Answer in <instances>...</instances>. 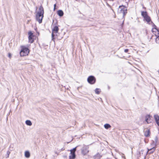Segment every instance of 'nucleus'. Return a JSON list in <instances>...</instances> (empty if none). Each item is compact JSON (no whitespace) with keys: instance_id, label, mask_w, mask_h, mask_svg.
I'll use <instances>...</instances> for the list:
<instances>
[{"instance_id":"obj_1","label":"nucleus","mask_w":159,"mask_h":159,"mask_svg":"<svg viewBox=\"0 0 159 159\" xmlns=\"http://www.w3.org/2000/svg\"><path fill=\"white\" fill-rule=\"evenodd\" d=\"M39 11L37 12L36 15V19L39 23H41L42 22L44 13L43 8L42 5L39 7Z\"/></svg>"},{"instance_id":"obj_2","label":"nucleus","mask_w":159,"mask_h":159,"mask_svg":"<svg viewBox=\"0 0 159 159\" xmlns=\"http://www.w3.org/2000/svg\"><path fill=\"white\" fill-rule=\"evenodd\" d=\"M29 53V49L24 46L22 47V49L20 52V56L21 57L27 55Z\"/></svg>"},{"instance_id":"obj_3","label":"nucleus","mask_w":159,"mask_h":159,"mask_svg":"<svg viewBox=\"0 0 159 159\" xmlns=\"http://www.w3.org/2000/svg\"><path fill=\"white\" fill-rule=\"evenodd\" d=\"M141 15L143 17L144 20L147 22H149L151 21L150 17L148 15L146 11H142L141 12Z\"/></svg>"},{"instance_id":"obj_4","label":"nucleus","mask_w":159,"mask_h":159,"mask_svg":"<svg viewBox=\"0 0 159 159\" xmlns=\"http://www.w3.org/2000/svg\"><path fill=\"white\" fill-rule=\"evenodd\" d=\"M119 9L120 10V12L123 14V16L124 17L127 13V8L126 7L122 5L119 7Z\"/></svg>"},{"instance_id":"obj_5","label":"nucleus","mask_w":159,"mask_h":159,"mask_svg":"<svg viewBox=\"0 0 159 159\" xmlns=\"http://www.w3.org/2000/svg\"><path fill=\"white\" fill-rule=\"evenodd\" d=\"M76 147L73 148L70 150V153L69 156L70 159H75L76 157L75 152L76 151Z\"/></svg>"},{"instance_id":"obj_6","label":"nucleus","mask_w":159,"mask_h":159,"mask_svg":"<svg viewBox=\"0 0 159 159\" xmlns=\"http://www.w3.org/2000/svg\"><path fill=\"white\" fill-rule=\"evenodd\" d=\"M87 81L89 83L93 84L95 82L96 79L93 76H90L88 78Z\"/></svg>"},{"instance_id":"obj_7","label":"nucleus","mask_w":159,"mask_h":159,"mask_svg":"<svg viewBox=\"0 0 159 159\" xmlns=\"http://www.w3.org/2000/svg\"><path fill=\"white\" fill-rule=\"evenodd\" d=\"M89 147L87 146L84 145L81 150V153L84 155L87 154L89 152Z\"/></svg>"},{"instance_id":"obj_8","label":"nucleus","mask_w":159,"mask_h":159,"mask_svg":"<svg viewBox=\"0 0 159 159\" xmlns=\"http://www.w3.org/2000/svg\"><path fill=\"white\" fill-rule=\"evenodd\" d=\"M28 34L29 35L28 39L30 43H32L34 41V35L33 34L31 31H29Z\"/></svg>"},{"instance_id":"obj_9","label":"nucleus","mask_w":159,"mask_h":159,"mask_svg":"<svg viewBox=\"0 0 159 159\" xmlns=\"http://www.w3.org/2000/svg\"><path fill=\"white\" fill-rule=\"evenodd\" d=\"M58 27L57 26H55L52 30V40H53L55 36V35L54 34V33H57L59 30Z\"/></svg>"},{"instance_id":"obj_10","label":"nucleus","mask_w":159,"mask_h":159,"mask_svg":"<svg viewBox=\"0 0 159 159\" xmlns=\"http://www.w3.org/2000/svg\"><path fill=\"white\" fill-rule=\"evenodd\" d=\"M151 132L149 129L148 128L145 129L144 130V135L146 137H148L150 136Z\"/></svg>"},{"instance_id":"obj_11","label":"nucleus","mask_w":159,"mask_h":159,"mask_svg":"<svg viewBox=\"0 0 159 159\" xmlns=\"http://www.w3.org/2000/svg\"><path fill=\"white\" fill-rule=\"evenodd\" d=\"M152 32H156L157 31L158 32V34H159V29L157 28V26L154 25L153 28L152 29Z\"/></svg>"},{"instance_id":"obj_12","label":"nucleus","mask_w":159,"mask_h":159,"mask_svg":"<svg viewBox=\"0 0 159 159\" xmlns=\"http://www.w3.org/2000/svg\"><path fill=\"white\" fill-rule=\"evenodd\" d=\"M25 157L27 158H29L30 156V154L28 151H26L25 152Z\"/></svg>"},{"instance_id":"obj_13","label":"nucleus","mask_w":159,"mask_h":159,"mask_svg":"<svg viewBox=\"0 0 159 159\" xmlns=\"http://www.w3.org/2000/svg\"><path fill=\"white\" fill-rule=\"evenodd\" d=\"M155 148L154 147L152 148H151L150 149H148V152H149V154L152 153H153L155 151Z\"/></svg>"},{"instance_id":"obj_14","label":"nucleus","mask_w":159,"mask_h":159,"mask_svg":"<svg viewBox=\"0 0 159 159\" xmlns=\"http://www.w3.org/2000/svg\"><path fill=\"white\" fill-rule=\"evenodd\" d=\"M57 14L60 16H62L63 15V12L61 10H59L57 11Z\"/></svg>"},{"instance_id":"obj_15","label":"nucleus","mask_w":159,"mask_h":159,"mask_svg":"<svg viewBox=\"0 0 159 159\" xmlns=\"http://www.w3.org/2000/svg\"><path fill=\"white\" fill-rule=\"evenodd\" d=\"M155 35L156 37L155 41L157 43L159 44V35L155 34Z\"/></svg>"},{"instance_id":"obj_16","label":"nucleus","mask_w":159,"mask_h":159,"mask_svg":"<svg viewBox=\"0 0 159 159\" xmlns=\"http://www.w3.org/2000/svg\"><path fill=\"white\" fill-rule=\"evenodd\" d=\"M104 127L105 128L107 129H108L111 127V125L109 124H105L104 125Z\"/></svg>"},{"instance_id":"obj_17","label":"nucleus","mask_w":159,"mask_h":159,"mask_svg":"<svg viewBox=\"0 0 159 159\" xmlns=\"http://www.w3.org/2000/svg\"><path fill=\"white\" fill-rule=\"evenodd\" d=\"M26 124L27 125L30 126L32 125V123L29 120H27L25 121Z\"/></svg>"},{"instance_id":"obj_18","label":"nucleus","mask_w":159,"mask_h":159,"mask_svg":"<svg viewBox=\"0 0 159 159\" xmlns=\"http://www.w3.org/2000/svg\"><path fill=\"white\" fill-rule=\"evenodd\" d=\"M155 119H159V116L158 115H155L154 116Z\"/></svg>"},{"instance_id":"obj_19","label":"nucleus","mask_w":159,"mask_h":159,"mask_svg":"<svg viewBox=\"0 0 159 159\" xmlns=\"http://www.w3.org/2000/svg\"><path fill=\"white\" fill-rule=\"evenodd\" d=\"M99 89L97 88L95 90V93H96L98 94L100 93V91H98Z\"/></svg>"},{"instance_id":"obj_20","label":"nucleus","mask_w":159,"mask_h":159,"mask_svg":"<svg viewBox=\"0 0 159 159\" xmlns=\"http://www.w3.org/2000/svg\"><path fill=\"white\" fill-rule=\"evenodd\" d=\"M151 117V116L150 115H147L146 116L145 119H148L149 118Z\"/></svg>"},{"instance_id":"obj_21","label":"nucleus","mask_w":159,"mask_h":159,"mask_svg":"<svg viewBox=\"0 0 159 159\" xmlns=\"http://www.w3.org/2000/svg\"><path fill=\"white\" fill-rule=\"evenodd\" d=\"M156 120L157 124L159 126V120Z\"/></svg>"},{"instance_id":"obj_22","label":"nucleus","mask_w":159,"mask_h":159,"mask_svg":"<svg viewBox=\"0 0 159 159\" xmlns=\"http://www.w3.org/2000/svg\"><path fill=\"white\" fill-rule=\"evenodd\" d=\"M128 51H129V49H125L124 50V52H125L127 53L128 52Z\"/></svg>"},{"instance_id":"obj_23","label":"nucleus","mask_w":159,"mask_h":159,"mask_svg":"<svg viewBox=\"0 0 159 159\" xmlns=\"http://www.w3.org/2000/svg\"><path fill=\"white\" fill-rule=\"evenodd\" d=\"M8 57H10V58H11V54L10 53H8Z\"/></svg>"},{"instance_id":"obj_24","label":"nucleus","mask_w":159,"mask_h":159,"mask_svg":"<svg viewBox=\"0 0 159 159\" xmlns=\"http://www.w3.org/2000/svg\"><path fill=\"white\" fill-rule=\"evenodd\" d=\"M56 4H55L54 5V10H55V8H56Z\"/></svg>"},{"instance_id":"obj_25","label":"nucleus","mask_w":159,"mask_h":159,"mask_svg":"<svg viewBox=\"0 0 159 159\" xmlns=\"http://www.w3.org/2000/svg\"><path fill=\"white\" fill-rule=\"evenodd\" d=\"M7 154H8V156H7V157H9V154H10V152H9V151H8V152H7Z\"/></svg>"},{"instance_id":"obj_26","label":"nucleus","mask_w":159,"mask_h":159,"mask_svg":"<svg viewBox=\"0 0 159 159\" xmlns=\"http://www.w3.org/2000/svg\"><path fill=\"white\" fill-rule=\"evenodd\" d=\"M148 120H146V122H147L148 123Z\"/></svg>"},{"instance_id":"obj_27","label":"nucleus","mask_w":159,"mask_h":159,"mask_svg":"<svg viewBox=\"0 0 159 159\" xmlns=\"http://www.w3.org/2000/svg\"><path fill=\"white\" fill-rule=\"evenodd\" d=\"M124 24V21L122 23V25H123Z\"/></svg>"}]
</instances>
